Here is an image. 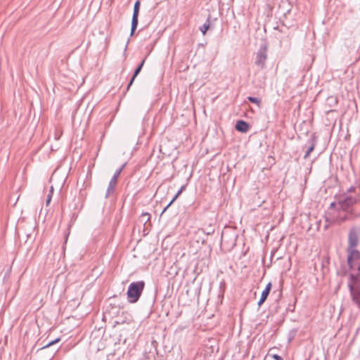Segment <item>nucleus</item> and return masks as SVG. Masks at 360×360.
<instances>
[{
  "label": "nucleus",
  "instance_id": "1",
  "mask_svg": "<svg viewBox=\"0 0 360 360\" xmlns=\"http://www.w3.org/2000/svg\"><path fill=\"white\" fill-rule=\"evenodd\" d=\"M349 266L352 269L359 271L358 278L354 280V276L350 275L351 281L348 283L353 302L360 309V252L359 255L354 257L350 261L347 260Z\"/></svg>",
  "mask_w": 360,
  "mask_h": 360
},
{
  "label": "nucleus",
  "instance_id": "2",
  "mask_svg": "<svg viewBox=\"0 0 360 360\" xmlns=\"http://www.w3.org/2000/svg\"><path fill=\"white\" fill-rule=\"evenodd\" d=\"M145 287V282L139 281L131 283L127 292V299L130 303L136 302L140 298Z\"/></svg>",
  "mask_w": 360,
  "mask_h": 360
},
{
  "label": "nucleus",
  "instance_id": "3",
  "mask_svg": "<svg viewBox=\"0 0 360 360\" xmlns=\"http://www.w3.org/2000/svg\"><path fill=\"white\" fill-rule=\"evenodd\" d=\"M359 244V236L356 230L352 228L349 230L348 235V247L347 248V259L350 261L354 257L359 255V250L355 248Z\"/></svg>",
  "mask_w": 360,
  "mask_h": 360
},
{
  "label": "nucleus",
  "instance_id": "4",
  "mask_svg": "<svg viewBox=\"0 0 360 360\" xmlns=\"http://www.w3.org/2000/svg\"><path fill=\"white\" fill-rule=\"evenodd\" d=\"M267 58V46L266 44L261 45L259 49L255 60V65L261 68L265 67L266 60Z\"/></svg>",
  "mask_w": 360,
  "mask_h": 360
},
{
  "label": "nucleus",
  "instance_id": "5",
  "mask_svg": "<svg viewBox=\"0 0 360 360\" xmlns=\"http://www.w3.org/2000/svg\"><path fill=\"white\" fill-rule=\"evenodd\" d=\"M139 8H140V1L137 0L134 6V11L132 15V19H131V33L130 35L132 36L137 27L139 20Z\"/></svg>",
  "mask_w": 360,
  "mask_h": 360
},
{
  "label": "nucleus",
  "instance_id": "6",
  "mask_svg": "<svg viewBox=\"0 0 360 360\" xmlns=\"http://www.w3.org/2000/svg\"><path fill=\"white\" fill-rule=\"evenodd\" d=\"M356 202V199L352 196H347L339 202L340 208L342 210H347Z\"/></svg>",
  "mask_w": 360,
  "mask_h": 360
},
{
  "label": "nucleus",
  "instance_id": "7",
  "mask_svg": "<svg viewBox=\"0 0 360 360\" xmlns=\"http://www.w3.org/2000/svg\"><path fill=\"white\" fill-rule=\"evenodd\" d=\"M271 289V283L269 282L266 284L264 290L262 292L260 299H259V300L258 301V303H257L258 306H261L265 302V300H266L268 295H269Z\"/></svg>",
  "mask_w": 360,
  "mask_h": 360
},
{
  "label": "nucleus",
  "instance_id": "8",
  "mask_svg": "<svg viewBox=\"0 0 360 360\" xmlns=\"http://www.w3.org/2000/svg\"><path fill=\"white\" fill-rule=\"evenodd\" d=\"M235 128L238 131L245 133L248 131L250 126L245 121L238 120L236 124Z\"/></svg>",
  "mask_w": 360,
  "mask_h": 360
},
{
  "label": "nucleus",
  "instance_id": "9",
  "mask_svg": "<svg viewBox=\"0 0 360 360\" xmlns=\"http://www.w3.org/2000/svg\"><path fill=\"white\" fill-rule=\"evenodd\" d=\"M309 143H310L309 146L307 148V150L306 151L304 158L307 159L309 154L314 150V148L316 146V137L313 135L310 137V139L308 140Z\"/></svg>",
  "mask_w": 360,
  "mask_h": 360
},
{
  "label": "nucleus",
  "instance_id": "10",
  "mask_svg": "<svg viewBox=\"0 0 360 360\" xmlns=\"http://www.w3.org/2000/svg\"><path fill=\"white\" fill-rule=\"evenodd\" d=\"M145 63V59H143L142 60V62L139 64V65L134 70V75L131 77V79H130L128 85H127V90H129L130 86H131V84H133L136 77L139 74V72H141L142 68H143V65Z\"/></svg>",
  "mask_w": 360,
  "mask_h": 360
},
{
  "label": "nucleus",
  "instance_id": "11",
  "mask_svg": "<svg viewBox=\"0 0 360 360\" xmlns=\"http://www.w3.org/2000/svg\"><path fill=\"white\" fill-rule=\"evenodd\" d=\"M117 181V180L111 178L106 191L105 198H108L111 193H113Z\"/></svg>",
  "mask_w": 360,
  "mask_h": 360
},
{
  "label": "nucleus",
  "instance_id": "12",
  "mask_svg": "<svg viewBox=\"0 0 360 360\" xmlns=\"http://www.w3.org/2000/svg\"><path fill=\"white\" fill-rule=\"evenodd\" d=\"M184 189V186H181V188L177 191L174 197L172 199V200L169 202V204L164 208L162 210L161 215L166 211V210L176 200L178 196L181 193L183 190Z\"/></svg>",
  "mask_w": 360,
  "mask_h": 360
},
{
  "label": "nucleus",
  "instance_id": "13",
  "mask_svg": "<svg viewBox=\"0 0 360 360\" xmlns=\"http://www.w3.org/2000/svg\"><path fill=\"white\" fill-rule=\"evenodd\" d=\"M326 102L329 106H334L338 103V98L331 96L327 98Z\"/></svg>",
  "mask_w": 360,
  "mask_h": 360
},
{
  "label": "nucleus",
  "instance_id": "14",
  "mask_svg": "<svg viewBox=\"0 0 360 360\" xmlns=\"http://www.w3.org/2000/svg\"><path fill=\"white\" fill-rule=\"evenodd\" d=\"M210 19L207 18L205 23H204L200 27V30L201 31L202 34L204 35L210 28Z\"/></svg>",
  "mask_w": 360,
  "mask_h": 360
},
{
  "label": "nucleus",
  "instance_id": "15",
  "mask_svg": "<svg viewBox=\"0 0 360 360\" xmlns=\"http://www.w3.org/2000/svg\"><path fill=\"white\" fill-rule=\"evenodd\" d=\"M248 100L251 103H256L258 106H259L261 103L260 99L257 97L248 96Z\"/></svg>",
  "mask_w": 360,
  "mask_h": 360
},
{
  "label": "nucleus",
  "instance_id": "16",
  "mask_svg": "<svg viewBox=\"0 0 360 360\" xmlns=\"http://www.w3.org/2000/svg\"><path fill=\"white\" fill-rule=\"evenodd\" d=\"M60 338H56V339H55L53 340H51L49 342H48L46 345H45L41 349H43L48 348L50 346H51V345L58 342L60 341Z\"/></svg>",
  "mask_w": 360,
  "mask_h": 360
},
{
  "label": "nucleus",
  "instance_id": "17",
  "mask_svg": "<svg viewBox=\"0 0 360 360\" xmlns=\"http://www.w3.org/2000/svg\"><path fill=\"white\" fill-rule=\"evenodd\" d=\"M121 172H122V168L117 169L115 171V172L114 173V174H113L112 178L117 180V179H118L119 176L120 175Z\"/></svg>",
  "mask_w": 360,
  "mask_h": 360
},
{
  "label": "nucleus",
  "instance_id": "18",
  "mask_svg": "<svg viewBox=\"0 0 360 360\" xmlns=\"http://www.w3.org/2000/svg\"><path fill=\"white\" fill-rule=\"evenodd\" d=\"M141 217H146V219L144 220V224H145L150 220V215L149 213L145 212L141 214Z\"/></svg>",
  "mask_w": 360,
  "mask_h": 360
},
{
  "label": "nucleus",
  "instance_id": "19",
  "mask_svg": "<svg viewBox=\"0 0 360 360\" xmlns=\"http://www.w3.org/2000/svg\"><path fill=\"white\" fill-rule=\"evenodd\" d=\"M51 198H52V195H51V193H49L48 195H47V198H46V205L48 206L49 204L50 203L51 200Z\"/></svg>",
  "mask_w": 360,
  "mask_h": 360
},
{
  "label": "nucleus",
  "instance_id": "20",
  "mask_svg": "<svg viewBox=\"0 0 360 360\" xmlns=\"http://www.w3.org/2000/svg\"><path fill=\"white\" fill-rule=\"evenodd\" d=\"M271 357L274 359V360H283V358L281 356H280L278 354H272L271 355Z\"/></svg>",
  "mask_w": 360,
  "mask_h": 360
},
{
  "label": "nucleus",
  "instance_id": "21",
  "mask_svg": "<svg viewBox=\"0 0 360 360\" xmlns=\"http://www.w3.org/2000/svg\"><path fill=\"white\" fill-rule=\"evenodd\" d=\"M49 193H51V195H53V187L52 186L50 187V190H49Z\"/></svg>",
  "mask_w": 360,
  "mask_h": 360
},
{
  "label": "nucleus",
  "instance_id": "22",
  "mask_svg": "<svg viewBox=\"0 0 360 360\" xmlns=\"http://www.w3.org/2000/svg\"><path fill=\"white\" fill-rule=\"evenodd\" d=\"M126 166V163L123 164L120 168H122V171L123 170V169L124 168V167Z\"/></svg>",
  "mask_w": 360,
  "mask_h": 360
},
{
  "label": "nucleus",
  "instance_id": "23",
  "mask_svg": "<svg viewBox=\"0 0 360 360\" xmlns=\"http://www.w3.org/2000/svg\"><path fill=\"white\" fill-rule=\"evenodd\" d=\"M335 202H331V203H330V207H334V206H335Z\"/></svg>",
  "mask_w": 360,
  "mask_h": 360
},
{
  "label": "nucleus",
  "instance_id": "24",
  "mask_svg": "<svg viewBox=\"0 0 360 360\" xmlns=\"http://www.w3.org/2000/svg\"><path fill=\"white\" fill-rule=\"evenodd\" d=\"M352 190H353V188H350L349 189V191H352Z\"/></svg>",
  "mask_w": 360,
  "mask_h": 360
},
{
  "label": "nucleus",
  "instance_id": "25",
  "mask_svg": "<svg viewBox=\"0 0 360 360\" xmlns=\"http://www.w3.org/2000/svg\"><path fill=\"white\" fill-rule=\"evenodd\" d=\"M144 219H143V221H144L145 219H146V217H143Z\"/></svg>",
  "mask_w": 360,
  "mask_h": 360
}]
</instances>
